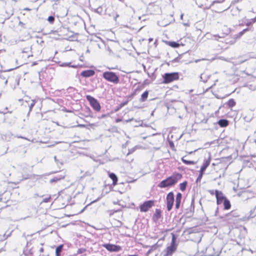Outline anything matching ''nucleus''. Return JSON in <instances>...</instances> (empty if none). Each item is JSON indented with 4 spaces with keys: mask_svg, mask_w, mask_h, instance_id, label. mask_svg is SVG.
<instances>
[{
    "mask_svg": "<svg viewBox=\"0 0 256 256\" xmlns=\"http://www.w3.org/2000/svg\"><path fill=\"white\" fill-rule=\"evenodd\" d=\"M256 22V16L252 19H250L247 23L246 25L249 26L252 24Z\"/></svg>",
    "mask_w": 256,
    "mask_h": 256,
    "instance_id": "b1692460",
    "label": "nucleus"
},
{
    "mask_svg": "<svg viewBox=\"0 0 256 256\" xmlns=\"http://www.w3.org/2000/svg\"><path fill=\"white\" fill-rule=\"evenodd\" d=\"M218 124L221 126V127H225V126H226L228 124V122L227 120H224V119H222V120H220L218 122Z\"/></svg>",
    "mask_w": 256,
    "mask_h": 256,
    "instance_id": "dca6fc26",
    "label": "nucleus"
},
{
    "mask_svg": "<svg viewBox=\"0 0 256 256\" xmlns=\"http://www.w3.org/2000/svg\"><path fill=\"white\" fill-rule=\"evenodd\" d=\"M169 45L171 46L172 48H178L180 46V44L176 42H170Z\"/></svg>",
    "mask_w": 256,
    "mask_h": 256,
    "instance_id": "5701e85b",
    "label": "nucleus"
},
{
    "mask_svg": "<svg viewBox=\"0 0 256 256\" xmlns=\"http://www.w3.org/2000/svg\"><path fill=\"white\" fill-rule=\"evenodd\" d=\"M156 213H157V214H160V212H158V210H156Z\"/></svg>",
    "mask_w": 256,
    "mask_h": 256,
    "instance_id": "49530a36",
    "label": "nucleus"
},
{
    "mask_svg": "<svg viewBox=\"0 0 256 256\" xmlns=\"http://www.w3.org/2000/svg\"><path fill=\"white\" fill-rule=\"evenodd\" d=\"M73 88H72V87H70V88H68V89H73Z\"/></svg>",
    "mask_w": 256,
    "mask_h": 256,
    "instance_id": "603ef678",
    "label": "nucleus"
},
{
    "mask_svg": "<svg viewBox=\"0 0 256 256\" xmlns=\"http://www.w3.org/2000/svg\"><path fill=\"white\" fill-rule=\"evenodd\" d=\"M103 78L108 82L114 84H118L119 82L118 76L114 72H105L102 74Z\"/></svg>",
    "mask_w": 256,
    "mask_h": 256,
    "instance_id": "f03ea898",
    "label": "nucleus"
},
{
    "mask_svg": "<svg viewBox=\"0 0 256 256\" xmlns=\"http://www.w3.org/2000/svg\"><path fill=\"white\" fill-rule=\"evenodd\" d=\"M176 238L173 235L172 240L170 246H168L164 250V256H171V255L176 250Z\"/></svg>",
    "mask_w": 256,
    "mask_h": 256,
    "instance_id": "20e7f679",
    "label": "nucleus"
},
{
    "mask_svg": "<svg viewBox=\"0 0 256 256\" xmlns=\"http://www.w3.org/2000/svg\"><path fill=\"white\" fill-rule=\"evenodd\" d=\"M86 100L90 102L91 106L96 111L100 110L101 106L98 102L92 96L88 95L86 96Z\"/></svg>",
    "mask_w": 256,
    "mask_h": 256,
    "instance_id": "39448f33",
    "label": "nucleus"
},
{
    "mask_svg": "<svg viewBox=\"0 0 256 256\" xmlns=\"http://www.w3.org/2000/svg\"><path fill=\"white\" fill-rule=\"evenodd\" d=\"M149 40L150 42V41H152V38H150L149 39Z\"/></svg>",
    "mask_w": 256,
    "mask_h": 256,
    "instance_id": "3c124183",
    "label": "nucleus"
},
{
    "mask_svg": "<svg viewBox=\"0 0 256 256\" xmlns=\"http://www.w3.org/2000/svg\"><path fill=\"white\" fill-rule=\"evenodd\" d=\"M218 208H216V212H217V211H218ZM216 214H214V215H215V216H216Z\"/></svg>",
    "mask_w": 256,
    "mask_h": 256,
    "instance_id": "de8ad7c7",
    "label": "nucleus"
},
{
    "mask_svg": "<svg viewBox=\"0 0 256 256\" xmlns=\"http://www.w3.org/2000/svg\"><path fill=\"white\" fill-rule=\"evenodd\" d=\"M183 16H184V14H181V16H180V18H181V19H182V18Z\"/></svg>",
    "mask_w": 256,
    "mask_h": 256,
    "instance_id": "a18cd8bd",
    "label": "nucleus"
},
{
    "mask_svg": "<svg viewBox=\"0 0 256 256\" xmlns=\"http://www.w3.org/2000/svg\"><path fill=\"white\" fill-rule=\"evenodd\" d=\"M0 78H1L2 79H5L4 76L2 74H0Z\"/></svg>",
    "mask_w": 256,
    "mask_h": 256,
    "instance_id": "ea45409f",
    "label": "nucleus"
},
{
    "mask_svg": "<svg viewBox=\"0 0 256 256\" xmlns=\"http://www.w3.org/2000/svg\"><path fill=\"white\" fill-rule=\"evenodd\" d=\"M182 198V194L178 192L176 196V209L179 208L180 204L181 202V200Z\"/></svg>",
    "mask_w": 256,
    "mask_h": 256,
    "instance_id": "ddd939ff",
    "label": "nucleus"
},
{
    "mask_svg": "<svg viewBox=\"0 0 256 256\" xmlns=\"http://www.w3.org/2000/svg\"><path fill=\"white\" fill-rule=\"evenodd\" d=\"M216 197V202L218 204H220L223 202L226 198L224 196L222 192L218 190H215Z\"/></svg>",
    "mask_w": 256,
    "mask_h": 256,
    "instance_id": "1a4fd4ad",
    "label": "nucleus"
},
{
    "mask_svg": "<svg viewBox=\"0 0 256 256\" xmlns=\"http://www.w3.org/2000/svg\"><path fill=\"white\" fill-rule=\"evenodd\" d=\"M63 246L60 245L58 246L56 250V256H60V252H62V249Z\"/></svg>",
    "mask_w": 256,
    "mask_h": 256,
    "instance_id": "6ab92c4d",
    "label": "nucleus"
},
{
    "mask_svg": "<svg viewBox=\"0 0 256 256\" xmlns=\"http://www.w3.org/2000/svg\"><path fill=\"white\" fill-rule=\"evenodd\" d=\"M40 252H44V248H41L40 249Z\"/></svg>",
    "mask_w": 256,
    "mask_h": 256,
    "instance_id": "a19ab883",
    "label": "nucleus"
},
{
    "mask_svg": "<svg viewBox=\"0 0 256 256\" xmlns=\"http://www.w3.org/2000/svg\"><path fill=\"white\" fill-rule=\"evenodd\" d=\"M122 121V120L120 118H117L116 120V122H119Z\"/></svg>",
    "mask_w": 256,
    "mask_h": 256,
    "instance_id": "e433bc0d",
    "label": "nucleus"
},
{
    "mask_svg": "<svg viewBox=\"0 0 256 256\" xmlns=\"http://www.w3.org/2000/svg\"><path fill=\"white\" fill-rule=\"evenodd\" d=\"M170 146L172 148L174 146V144L172 142H169Z\"/></svg>",
    "mask_w": 256,
    "mask_h": 256,
    "instance_id": "473e14b6",
    "label": "nucleus"
},
{
    "mask_svg": "<svg viewBox=\"0 0 256 256\" xmlns=\"http://www.w3.org/2000/svg\"><path fill=\"white\" fill-rule=\"evenodd\" d=\"M186 185L187 182L186 181L181 183L180 185V190L182 191H184L186 190Z\"/></svg>",
    "mask_w": 256,
    "mask_h": 256,
    "instance_id": "4be33fe9",
    "label": "nucleus"
},
{
    "mask_svg": "<svg viewBox=\"0 0 256 256\" xmlns=\"http://www.w3.org/2000/svg\"><path fill=\"white\" fill-rule=\"evenodd\" d=\"M7 82H8V80H6V81H5V82H4L5 84H7Z\"/></svg>",
    "mask_w": 256,
    "mask_h": 256,
    "instance_id": "c03bdc74",
    "label": "nucleus"
},
{
    "mask_svg": "<svg viewBox=\"0 0 256 256\" xmlns=\"http://www.w3.org/2000/svg\"><path fill=\"white\" fill-rule=\"evenodd\" d=\"M254 39L255 41L256 42V38H254Z\"/></svg>",
    "mask_w": 256,
    "mask_h": 256,
    "instance_id": "864d4df0",
    "label": "nucleus"
},
{
    "mask_svg": "<svg viewBox=\"0 0 256 256\" xmlns=\"http://www.w3.org/2000/svg\"><path fill=\"white\" fill-rule=\"evenodd\" d=\"M210 161H211V157H210V156L209 155L208 158L204 160V163L203 164L202 166V167L200 168L201 172H204L206 169V168L210 165Z\"/></svg>",
    "mask_w": 256,
    "mask_h": 256,
    "instance_id": "9b49d317",
    "label": "nucleus"
},
{
    "mask_svg": "<svg viewBox=\"0 0 256 256\" xmlns=\"http://www.w3.org/2000/svg\"><path fill=\"white\" fill-rule=\"evenodd\" d=\"M127 104V102H124V103H122L120 104V108H122V106L126 105Z\"/></svg>",
    "mask_w": 256,
    "mask_h": 256,
    "instance_id": "f704fd0d",
    "label": "nucleus"
},
{
    "mask_svg": "<svg viewBox=\"0 0 256 256\" xmlns=\"http://www.w3.org/2000/svg\"><path fill=\"white\" fill-rule=\"evenodd\" d=\"M103 246L110 252H117L122 250L120 246L110 244H104Z\"/></svg>",
    "mask_w": 256,
    "mask_h": 256,
    "instance_id": "6e6552de",
    "label": "nucleus"
},
{
    "mask_svg": "<svg viewBox=\"0 0 256 256\" xmlns=\"http://www.w3.org/2000/svg\"><path fill=\"white\" fill-rule=\"evenodd\" d=\"M148 96V91L146 90L140 96V98L139 100L140 102H145Z\"/></svg>",
    "mask_w": 256,
    "mask_h": 256,
    "instance_id": "2eb2a0df",
    "label": "nucleus"
},
{
    "mask_svg": "<svg viewBox=\"0 0 256 256\" xmlns=\"http://www.w3.org/2000/svg\"><path fill=\"white\" fill-rule=\"evenodd\" d=\"M128 256H137L136 255H128Z\"/></svg>",
    "mask_w": 256,
    "mask_h": 256,
    "instance_id": "09e8293b",
    "label": "nucleus"
},
{
    "mask_svg": "<svg viewBox=\"0 0 256 256\" xmlns=\"http://www.w3.org/2000/svg\"><path fill=\"white\" fill-rule=\"evenodd\" d=\"M50 198H51L50 196H48L46 198H44L42 200V202H48L50 201Z\"/></svg>",
    "mask_w": 256,
    "mask_h": 256,
    "instance_id": "bb28decb",
    "label": "nucleus"
},
{
    "mask_svg": "<svg viewBox=\"0 0 256 256\" xmlns=\"http://www.w3.org/2000/svg\"><path fill=\"white\" fill-rule=\"evenodd\" d=\"M70 64L64 63L62 64V66H69Z\"/></svg>",
    "mask_w": 256,
    "mask_h": 256,
    "instance_id": "c9c22d12",
    "label": "nucleus"
},
{
    "mask_svg": "<svg viewBox=\"0 0 256 256\" xmlns=\"http://www.w3.org/2000/svg\"><path fill=\"white\" fill-rule=\"evenodd\" d=\"M221 252L220 250H218L216 252H214L212 256H218Z\"/></svg>",
    "mask_w": 256,
    "mask_h": 256,
    "instance_id": "cd10ccee",
    "label": "nucleus"
},
{
    "mask_svg": "<svg viewBox=\"0 0 256 256\" xmlns=\"http://www.w3.org/2000/svg\"><path fill=\"white\" fill-rule=\"evenodd\" d=\"M164 84H168L179 78L178 72L166 73L162 76Z\"/></svg>",
    "mask_w": 256,
    "mask_h": 256,
    "instance_id": "7ed1b4c3",
    "label": "nucleus"
},
{
    "mask_svg": "<svg viewBox=\"0 0 256 256\" xmlns=\"http://www.w3.org/2000/svg\"><path fill=\"white\" fill-rule=\"evenodd\" d=\"M180 178V175L177 174L176 176H173L168 178L162 181L158 185V187L164 188L174 185L176 184Z\"/></svg>",
    "mask_w": 256,
    "mask_h": 256,
    "instance_id": "f257e3e1",
    "label": "nucleus"
},
{
    "mask_svg": "<svg viewBox=\"0 0 256 256\" xmlns=\"http://www.w3.org/2000/svg\"><path fill=\"white\" fill-rule=\"evenodd\" d=\"M109 177L112 180V184L116 186L118 182V177L114 173L108 172Z\"/></svg>",
    "mask_w": 256,
    "mask_h": 256,
    "instance_id": "f8f14e48",
    "label": "nucleus"
},
{
    "mask_svg": "<svg viewBox=\"0 0 256 256\" xmlns=\"http://www.w3.org/2000/svg\"><path fill=\"white\" fill-rule=\"evenodd\" d=\"M78 127H80V128H83V127H84V126H84V124H78Z\"/></svg>",
    "mask_w": 256,
    "mask_h": 256,
    "instance_id": "58836bf2",
    "label": "nucleus"
},
{
    "mask_svg": "<svg viewBox=\"0 0 256 256\" xmlns=\"http://www.w3.org/2000/svg\"><path fill=\"white\" fill-rule=\"evenodd\" d=\"M182 160L184 164L187 165L194 164H196V162L194 161L186 160L184 158H182Z\"/></svg>",
    "mask_w": 256,
    "mask_h": 256,
    "instance_id": "aec40b11",
    "label": "nucleus"
},
{
    "mask_svg": "<svg viewBox=\"0 0 256 256\" xmlns=\"http://www.w3.org/2000/svg\"><path fill=\"white\" fill-rule=\"evenodd\" d=\"M174 202V194L172 192H169L166 196L167 209L168 211L172 208Z\"/></svg>",
    "mask_w": 256,
    "mask_h": 256,
    "instance_id": "0eeeda50",
    "label": "nucleus"
},
{
    "mask_svg": "<svg viewBox=\"0 0 256 256\" xmlns=\"http://www.w3.org/2000/svg\"><path fill=\"white\" fill-rule=\"evenodd\" d=\"M208 192L212 195L215 193V192L214 190H209Z\"/></svg>",
    "mask_w": 256,
    "mask_h": 256,
    "instance_id": "72a5a7b5",
    "label": "nucleus"
},
{
    "mask_svg": "<svg viewBox=\"0 0 256 256\" xmlns=\"http://www.w3.org/2000/svg\"><path fill=\"white\" fill-rule=\"evenodd\" d=\"M132 120V119H129V120H126V122H131Z\"/></svg>",
    "mask_w": 256,
    "mask_h": 256,
    "instance_id": "79ce46f5",
    "label": "nucleus"
},
{
    "mask_svg": "<svg viewBox=\"0 0 256 256\" xmlns=\"http://www.w3.org/2000/svg\"><path fill=\"white\" fill-rule=\"evenodd\" d=\"M34 104H35L34 102V101H32V104L30 106V110H31L32 108L34 106Z\"/></svg>",
    "mask_w": 256,
    "mask_h": 256,
    "instance_id": "c756f323",
    "label": "nucleus"
},
{
    "mask_svg": "<svg viewBox=\"0 0 256 256\" xmlns=\"http://www.w3.org/2000/svg\"><path fill=\"white\" fill-rule=\"evenodd\" d=\"M7 153V150L6 151V152H4V154H6Z\"/></svg>",
    "mask_w": 256,
    "mask_h": 256,
    "instance_id": "5fc2aeb1",
    "label": "nucleus"
},
{
    "mask_svg": "<svg viewBox=\"0 0 256 256\" xmlns=\"http://www.w3.org/2000/svg\"><path fill=\"white\" fill-rule=\"evenodd\" d=\"M154 205V200H148L144 202L140 206V210L142 212H146Z\"/></svg>",
    "mask_w": 256,
    "mask_h": 256,
    "instance_id": "423d86ee",
    "label": "nucleus"
},
{
    "mask_svg": "<svg viewBox=\"0 0 256 256\" xmlns=\"http://www.w3.org/2000/svg\"><path fill=\"white\" fill-rule=\"evenodd\" d=\"M64 178V176H55L54 178H52L50 180V182L52 183L54 182H57L60 180Z\"/></svg>",
    "mask_w": 256,
    "mask_h": 256,
    "instance_id": "a211bd4d",
    "label": "nucleus"
},
{
    "mask_svg": "<svg viewBox=\"0 0 256 256\" xmlns=\"http://www.w3.org/2000/svg\"><path fill=\"white\" fill-rule=\"evenodd\" d=\"M48 20L50 24H52L54 20V18L53 16H50L48 18Z\"/></svg>",
    "mask_w": 256,
    "mask_h": 256,
    "instance_id": "393cba45",
    "label": "nucleus"
},
{
    "mask_svg": "<svg viewBox=\"0 0 256 256\" xmlns=\"http://www.w3.org/2000/svg\"><path fill=\"white\" fill-rule=\"evenodd\" d=\"M5 136V138H4V136H2V138L4 139V140H8V141H9L10 140V139H7L6 138V136ZM9 138H10V137Z\"/></svg>",
    "mask_w": 256,
    "mask_h": 256,
    "instance_id": "4c0bfd02",
    "label": "nucleus"
},
{
    "mask_svg": "<svg viewBox=\"0 0 256 256\" xmlns=\"http://www.w3.org/2000/svg\"><path fill=\"white\" fill-rule=\"evenodd\" d=\"M247 30H248V29H247V28H246V29H244V30L242 31V32L240 33V35H242V34H244L246 31H247Z\"/></svg>",
    "mask_w": 256,
    "mask_h": 256,
    "instance_id": "7c9ffc66",
    "label": "nucleus"
},
{
    "mask_svg": "<svg viewBox=\"0 0 256 256\" xmlns=\"http://www.w3.org/2000/svg\"><path fill=\"white\" fill-rule=\"evenodd\" d=\"M247 30H248V29H247V28H246V29H244V30L242 31V32L240 33V35H242V34H244L246 31H247Z\"/></svg>",
    "mask_w": 256,
    "mask_h": 256,
    "instance_id": "2f4dec72",
    "label": "nucleus"
},
{
    "mask_svg": "<svg viewBox=\"0 0 256 256\" xmlns=\"http://www.w3.org/2000/svg\"><path fill=\"white\" fill-rule=\"evenodd\" d=\"M228 105L230 108H232L236 105V102L234 99L231 98L228 101Z\"/></svg>",
    "mask_w": 256,
    "mask_h": 256,
    "instance_id": "412c9836",
    "label": "nucleus"
},
{
    "mask_svg": "<svg viewBox=\"0 0 256 256\" xmlns=\"http://www.w3.org/2000/svg\"><path fill=\"white\" fill-rule=\"evenodd\" d=\"M210 78V75L206 74L205 72L202 74L200 76V78L204 82H206Z\"/></svg>",
    "mask_w": 256,
    "mask_h": 256,
    "instance_id": "4468645a",
    "label": "nucleus"
},
{
    "mask_svg": "<svg viewBox=\"0 0 256 256\" xmlns=\"http://www.w3.org/2000/svg\"><path fill=\"white\" fill-rule=\"evenodd\" d=\"M54 160H56V156H54Z\"/></svg>",
    "mask_w": 256,
    "mask_h": 256,
    "instance_id": "6e6d98bb",
    "label": "nucleus"
},
{
    "mask_svg": "<svg viewBox=\"0 0 256 256\" xmlns=\"http://www.w3.org/2000/svg\"><path fill=\"white\" fill-rule=\"evenodd\" d=\"M203 172H201V170H200V174L198 176V177L197 179H196V182H200L202 178V175H203Z\"/></svg>",
    "mask_w": 256,
    "mask_h": 256,
    "instance_id": "a878e982",
    "label": "nucleus"
},
{
    "mask_svg": "<svg viewBox=\"0 0 256 256\" xmlns=\"http://www.w3.org/2000/svg\"><path fill=\"white\" fill-rule=\"evenodd\" d=\"M200 60H195V62L196 63H197V62H199Z\"/></svg>",
    "mask_w": 256,
    "mask_h": 256,
    "instance_id": "37998d69",
    "label": "nucleus"
},
{
    "mask_svg": "<svg viewBox=\"0 0 256 256\" xmlns=\"http://www.w3.org/2000/svg\"><path fill=\"white\" fill-rule=\"evenodd\" d=\"M108 50H109L110 53L112 52V50L109 48H108Z\"/></svg>",
    "mask_w": 256,
    "mask_h": 256,
    "instance_id": "8fccbe9b",
    "label": "nucleus"
},
{
    "mask_svg": "<svg viewBox=\"0 0 256 256\" xmlns=\"http://www.w3.org/2000/svg\"><path fill=\"white\" fill-rule=\"evenodd\" d=\"M224 208L225 210H229L230 208L231 205L230 202L227 198L223 202Z\"/></svg>",
    "mask_w": 256,
    "mask_h": 256,
    "instance_id": "f3484780",
    "label": "nucleus"
},
{
    "mask_svg": "<svg viewBox=\"0 0 256 256\" xmlns=\"http://www.w3.org/2000/svg\"><path fill=\"white\" fill-rule=\"evenodd\" d=\"M95 74L94 70H86L82 72L80 75L84 77L88 78L93 76Z\"/></svg>",
    "mask_w": 256,
    "mask_h": 256,
    "instance_id": "9d476101",
    "label": "nucleus"
},
{
    "mask_svg": "<svg viewBox=\"0 0 256 256\" xmlns=\"http://www.w3.org/2000/svg\"><path fill=\"white\" fill-rule=\"evenodd\" d=\"M108 116V114H102V115L100 116L98 118H106Z\"/></svg>",
    "mask_w": 256,
    "mask_h": 256,
    "instance_id": "c85d7f7f",
    "label": "nucleus"
}]
</instances>
